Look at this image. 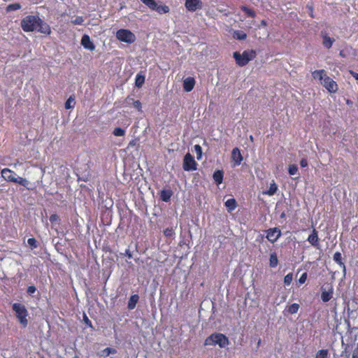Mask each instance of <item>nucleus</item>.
<instances>
[{"label": "nucleus", "mask_w": 358, "mask_h": 358, "mask_svg": "<svg viewBox=\"0 0 358 358\" xmlns=\"http://www.w3.org/2000/svg\"><path fill=\"white\" fill-rule=\"evenodd\" d=\"M350 74L356 80H358V73L350 71Z\"/></svg>", "instance_id": "obj_51"}, {"label": "nucleus", "mask_w": 358, "mask_h": 358, "mask_svg": "<svg viewBox=\"0 0 358 358\" xmlns=\"http://www.w3.org/2000/svg\"><path fill=\"white\" fill-rule=\"evenodd\" d=\"M350 74L356 80H358V73L350 71Z\"/></svg>", "instance_id": "obj_50"}, {"label": "nucleus", "mask_w": 358, "mask_h": 358, "mask_svg": "<svg viewBox=\"0 0 358 358\" xmlns=\"http://www.w3.org/2000/svg\"><path fill=\"white\" fill-rule=\"evenodd\" d=\"M320 37L322 38V44L326 49H330L336 41L334 37H331L329 33L323 29L320 31Z\"/></svg>", "instance_id": "obj_7"}, {"label": "nucleus", "mask_w": 358, "mask_h": 358, "mask_svg": "<svg viewBox=\"0 0 358 358\" xmlns=\"http://www.w3.org/2000/svg\"><path fill=\"white\" fill-rule=\"evenodd\" d=\"M117 38L128 44L134 43L136 40V37L134 33L130 30L126 29H120L116 32Z\"/></svg>", "instance_id": "obj_6"}, {"label": "nucleus", "mask_w": 358, "mask_h": 358, "mask_svg": "<svg viewBox=\"0 0 358 358\" xmlns=\"http://www.w3.org/2000/svg\"><path fill=\"white\" fill-rule=\"evenodd\" d=\"M84 321L87 325L92 327V323L86 315H84Z\"/></svg>", "instance_id": "obj_47"}, {"label": "nucleus", "mask_w": 358, "mask_h": 358, "mask_svg": "<svg viewBox=\"0 0 358 358\" xmlns=\"http://www.w3.org/2000/svg\"><path fill=\"white\" fill-rule=\"evenodd\" d=\"M277 190H278V185L273 180L272 182L270 184V187H269L268 189L262 192V194H265V195H268V196H273L276 193Z\"/></svg>", "instance_id": "obj_19"}, {"label": "nucleus", "mask_w": 358, "mask_h": 358, "mask_svg": "<svg viewBox=\"0 0 358 358\" xmlns=\"http://www.w3.org/2000/svg\"><path fill=\"white\" fill-rule=\"evenodd\" d=\"M172 194L173 193L171 190L163 189L160 192V199L164 202H168L170 201Z\"/></svg>", "instance_id": "obj_20"}, {"label": "nucleus", "mask_w": 358, "mask_h": 358, "mask_svg": "<svg viewBox=\"0 0 358 358\" xmlns=\"http://www.w3.org/2000/svg\"><path fill=\"white\" fill-rule=\"evenodd\" d=\"M234 37L238 40H245L247 38V34L242 31H235Z\"/></svg>", "instance_id": "obj_29"}, {"label": "nucleus", "mask_w": 358, "mask_h": 358, "mask_svg": "<svg viewBox=\"0 0 358 358\" xmlns=\"http://www.w3.org/2000/svg\"><path fill=\"white\" fill-rule=\"evenodd\" d=\"M145 5H146L149 8L154 6L155 0H141Z\"/></svg>", "instance_id": "obj_44"}, {"label": "nucleus", "mask_w": 358, "mask_h": 358, "mask_svg": "<svg viewBox=\"0 0 358 358\" xmlns=\"http://www.w3.org/2000/svg\"><path fill=\"white\" fill-rule=\"evenodd\" d=\"M299 309V305L298 303H292L287 308V311L290 314H295L298 312Z\"/></svg>", "instance_id": "obj_30"}, {"label": "nucleus", "mask_w": 358, "mask_h": 358, "mask_svg": "<svg viewBox=\"0 0 358 358\" xmlns=\"http://www.w3.org/2000/svg\"><path fill=\"white\" fill-rule=\"evenodd\" d=\"M224 177V173L222 171L218 170L214 172L213 178L217 185H220L222 182Z\"/></svg>", "instance_id": "obj_23"}, {"label": "nucleus", "mask_w": 358, "mask_h": 358, "mask_svg": "<svg viewBox=\"0 0 358 358\" xmlns=\"http://www.w3.org/2000/svg\"><path fill=\"white\" fill-rule=\"evenodd\" d=\"M321 84L330 93H335L338 90V85L336 83L327 76H324V78L321 82Z\"/></svg>", "instance_id": "obj_9"}, {"label": "nucleus", "mask_w": 358, "mask_h": 358, "mask_svg": "<svg viewBox=\"0 0 358 358\" xmlns=\"http://www.w3.org/2000/svg\"><path fill=\"white\" fill-rule=\"evenodd\" d=\"M74 102V99L72 96H70L67 101L65 103V108L66 109H70L73 108V105H72V103Z\"/></svg>", "instance_id": "obj_39"}, {"label": "nucleus", "mask_w": 358, "mask_h": 358, "mask_svg": "<svg viewBox=\"0 0 358 358\" xmlns=\"http://www.w3.org/2000/svg\"><path fill=\"white\" fill-rule=\"evenodd\" d=\"M278 264V259L275 252L270 255L269 265L271 268H275Z\"/></svg>", "instance_id": "obj_24"}, {"label": "nucleus", "mask_w": 358, "mask_h": 358, "mask_svg": "<svg viewBox=\"0 0 358 358\" xmlns=\"http://www.w3.org/2000/svg\"><path fill=\"white\" fill-rule=\"evenodd\" d=\"M340 56L344 57H345V55L343 54V51H341L340 53H339Z\"/></svg>", "instance_id": "obj_52"}, {"label": "nucleus", "mask_w": 358, "mask_h": 358, "mask_svg": "<svg viewBox=\"0 0 358 358\" xmlns=\"http://www.w3.org/2000/svg\"><path fill=\"white\" fill-rule=\"evenodd\" d=\"M113 134L115 136H124L125 135V130L121 127H116L113 130Z\"/></svg>", "instance_id": "obj_32"}, {"label": "nucleus", "mask_w": 358, "mask_h": 358, "mask_svg": "<svg viewBox=\"0 0 358 358\" xmlns=\"http://www.w3.org/2000/svg\"><path fill=\"white\" fill-rule=\"evenodd\" d=\"M293 280V273H289L284 278V284L285 286H289L292 283Z\"/></svg>", "instance_id": "obj_33"}, {"label": "nucleus", "mask_w": 358, "mask_h": 358, "mask_svg": "<svg viewBox=\"0 0 358 358\" xmlns=\"http://www.w3.org/2000/svg\"><path fill=\"white\" fill-rule=\"evenodd\" d=\"M196 162H195L194 157L189 154L187 153L184 157L183 160V169L186 171H191L196 170Z\"/></svg>", "instance_id": "obj_8"}, {"label": "nucleus", "mask_w": 358, "mask_h": 358, "mask_svg": "<svg viewBox=\"0 0 358 358\" xmlns=\"http://www.w3.org/2000/svg\"><path fill=\"white\" fill-rule=\"evenodd\" d=\"M36 291V288L34 285L29 286L27 289V292L28 294L31 295L35 293Z\"/></svg>", "instance_id": "obj_43"}, {"label": "nucleus", "mask_w": 358, "mask_h": 358, "mask_svg": "<svg viewBox=\"0 0 358 358\" xmlns=\"http://www.w3.org/2000/svg\"><path fill=\"white\" fill-rule=\"evenodd\" d=\"M306 280H307V273H303V274H301V275L300 276V278L299 279V283L300 285H302L306 281Z\"/></svg>", "instance_id": "obj_42"}, {"label": "nucleus", "mask_w": 358, "mask_h": 358, "mask_svg": "<svg viewBox=\"0 0 358 358\" xmlns=\"http://www.w3.org/2000/svg\"><path fill=\"white\" fill-rule=\"evenodd\" d=\"M307 241L314 247L319 245L318 234L316 229H314L313 230L312 233L308 236Z\"/></svg>", "instance_id": "obj_15"}, {"label": "nucleus", "mask_w": 358, "mask_h": 358, "mask_svg": "<svg viewBox=\"0 0 358 358\" xmlns=\"http://www.w3.org/2000/svg\"><path fill=\"white\" fill-rule=\"evenodd\" d=\"M194 152L196 155V159L198 160H200L202 157V148L199 145H195L194 146Z\"/></svg>", "instance_id": "obj_34"}, {"label": "nucleus", "mask_w": 358, "mask_h": 358, "mask_svg": "<svg viewBox=\"0 0 358 358\" xmlns=\"http://www.w3.org/2000/svg\"><path fill=\"white\" fill-rule=\"evenodd\" d=\"M84 22V19L81 16L76 17L74 20L71 21L73 24H82Z\"/></svg>", "instance_id": "obj_40"}, {"label": "nucleus", "mask_w": 358, "mask_h": 358, "mask_svg": "<svg viewBox=\"0 0 358 358\" xmlns=\"http://www.w3.org/2000/svg\"><path fill=\"white\" fill-rule=\"evenodd\" d=\"M225 206L229 212H231L236 208L237 203L234 199H229L225 201Z\"/></svg>", "instance_id": "obj_22"}, {"label": "nucleus", "mask_w": 358, "mask_h": 358, "mask_svg": "<svg viewBox=\"0 0 358 358\" xmlns=\"http://www.w3.org/2000/svg\"><path fill=\"white\" fill-rule=\"evenodd\" d=\"M117 352V350L115 348H106L103 350V353L104 356L107 357L110 354H115Z\"/></svg>", "instance_id": "obj_38"}, {"label": "nucleus", "mask_w": 358, "mask_h": 358, "mask_svg": "<svg viewBox=\"0 0 358 358\" xmlns=\"http://www.w3.org/2000/svg\"><path fill=\"white\" fill-rule=\"evenodd\" d=\"M150 9L152 10H156L159 14H164L169 12V8L167 6H158L156 1L154 2V6L152 7H150Z\"/></svg>", "instance_id": "obj_16"}, {"label": "nucleus", "mask_w": 358, "mask_h": 358, "mask_svg": "<svg viewBox=\"0 0 358 358\" xmlns=\"http://www.w3.org/2000/svg\"><path fill=\"white\" fill-rule=\"evenodd\" d=\"M59 220V217L56 214H52L50 217V221L51 223H55Z\"/></svg>", "instance_id": "obj_45"}, {"label": "nucleus", "mask_w": 358, "mask_h": 358, "mask_svg": "<svg viewBox=\"0 0 358 358\" xmlns=\"http://www.w3.org/2000/svg\"><path fill=\"white\" fill-rule=\"evenodd\" d=\"M261 23H262V25H266V22L265 20H262L261 22Z\"/></svg>", "instance_id": "obj_53"}, {"label": "nucleus", "mask_w": 358, "mask_h": 358, "mask_svg": "<svg viewBox=\"0 0 358 358\" xmlns=\"http://www.w3.org/2000/svg\"><path fill=\"white\" fill-rule=\"evenodd\" d=\"M250 140H251L252 141H253V137H252V136H250Z\"/></svg>", "instance_id": "obj_55"}, {"label": "nucleus", "mask_w": 358, "mask_h": 358, "mask_svg": "<svg viewBox=\"0 0 358 358\" xmlns=\"http://www.w3.org/2000/svg\"><path fill=\"white\" fill-rule=\"evenodd\" d=\"M164 234L166 237H171L174 234V231L172 228H167L164 231Z\"/></svg>", "instance_id": "obj_41"}, {"label": "nucleus", "mask_w": 358, "mask_h": 358, "mask_svg": "<svg viewBox=\"0 0 358 358\" xmlns=\"http://www.w3.org/2000/svg\"><path fill=\"white\" fill-rule=\"evenodd\" d=\"M228 338L220 333L213 334L208 336L204 342L205 345H218L220 348H225L229 345Z\"/></svg>", "instance_id": "obj_3"}, {"label": "nucleus", "mask_w": 358, "mask_h": 358, "mask_svg": "<svg viewBox=\"0 0 358 358\" xmlns=\"http://www.w3.org/2000/svg\"><path fill=\"white\" fill-rule=\"evenodd\" d=\"M195 85V80L192 77L186 78L183 80V89L186 92H191Z\"/></svg>", "instance_id": "obj_14"}, {"label": "nucleus", "mask_w": 358, "mask_h": 358, "mask_svg": "<svg viewBox=\"0 0 358 358\" xmlns=\"http://www.w3.org/2000/svg\"><path fill=\"white\" fill-rule=\"evenodd\" d=\"M256 57V52L253 50H248L240 54L238 52H234V58L236 64L240 66H244L248 64L250 61Z\"/></svg>", "instance_id": "obj_4"}, {"label": "nucleus", "mask_w": 358, "mask_h": 358, "mask_svg": "<svg viewBox=\"0 0 358 358\" xmlns=\"http://www.w3.org/2000/svg\"><path fill=\"white\" fill-rule=\"evenodd\" d=\"M124 255H126L129 259H131L132 258V255H131L129 249H127L125 250Z\"/></svg>", "instance_id": "obj_48"}, {"label": "nucleus", "mask_w": 358, "mask_h": 358, "mask_svg": "<svg viewBox=\"0 0 358 358\" xmlns=\"http://www.w3.org/2000/svg\"><path fill=\"white\" fill-rule=\"evenodd\" d=\"M241 9L245 12V13L248 16V17H256V13L254 10H252V9L249 8L248 6H242L241 7Z\"/></svg>", "instance_id": "obj_27"}, {"label": "nucleus", "mask_w": 358, "mask_h": 358, "mask_svg": "<svg viewBox=\"0 0 358 358\" xmlns=\"http://www.w3.org/2000/svg\"><path fill=\"white\" fill-rule=\"evenodd\" d=\"M27 243L32 249L36 248L38 247L37 241L34 238H28Z\"/></svg>", "instance_id": "obj_37"}, {"label": "nucleus", "mask_w": 358, "mask_h": 358, "mask_svg": "<svg viewBox=\"0 0 358 358\" xmlns=\"http://www.w3.org/2000/svg\"><path fill=\"white\" fill-rule=\"evenodd\" d=\"M1 177L7 182L17 183L27 187L29 182L26 179L18 176L13 171L5 168L1 171Z\"/></svg>", "instance_id": "obj_2"}, {"label": "nucleus", "mask_w": 358, "mask_h": 358, "mask_svg": "<svg viewBox=\"0 0 358 358\" xmlns=\"http://www.w3.org/2000/svg\"><path fill=\"white\" fill-rule=\"evenodd\" d=\"M312 76L314 79H318L320 80V83L323 80L324 78V76H327L326 72L324 70H315L312 73Z\"/></svg>", "instance_id": "obj_21"}, {"label": "nucleus", "mask_w": 358, "mask_h": 358, "mask_svg": "<svg viewBox=\"0 0 358 358\" xmlns=\"http://www.w3.org/2000/svg\"><path fill=\"white\" fill-rule=\"evenodd\" d=\"M81 45L86 50L92 51L95 49V45L91 41L90 37L87 34H84L83 36L81 39Z\"/></svg>", "instance_id": "obj_13"}, {"label": "nucleus", "mask_w": 358, "mask_h": 358, "mask_svg": "<svg viewBox=\"0 0 358 358\" xmlns=\"http://www.w3.org/2000/svg\"><path fill=\"white\" fill-rule=\"evenodd\" d=\"M332 291L324 290L321 294V299L324 302H328L332 297Z\"/></svg>", "instance_id": "obj_26"}, {"label": "nucleus", "mask_w": 358, "mask_h": 358, "mask_svg": "<svg viewBox=\"0 0 358 358\" xmlns=\"http://www.w3.org/2000/svg\"><path fill=\"white\" fill-rule=\"evenodd\" d=\"M41 358H44V357H41Z\"/></svg>", "instance_id": "obj_56"}, {"label": "nucleus", "mask_w": 358, "mask_h": 358, "mask_svg": "<svg viewBox=\"0 0 358 358\" xmlns=\"http://www.w3.org/2000/svg\"><path fill=\"white\" fill-rule=\"evenodd\" d=\"M300 165L301 167H306L308 166V161L303 158L301 161H300Z\"/></svg>", "instance_id": "obj_46"}, {"label": "nucleus", "mask_w": 358, "mask_h": 358, "mask_svg": "<svg viewBox=\"0 0 358 358\" xmlns=\"http://www.w3.org/2000/svg\"><path fill=\"white\" fill-rule=\"evenodd\" d=\"M20 8H21L20 3H14L8 5L6 10L7 12H10V11L19 10Z\"/></svg>", "instance_id": "obj_31"}, {"label": "nucleus", "mask_w": 358, "mask_h": 358, "mask_svg": "<svg viewBox=\"0 0 358 358\" xmlns=\"http://www.w3.org/2000/svg\"><path fill=\"white\" fill-rule=\"evenodd\" d=\"M285 216V213H282L281 214V215H280V217H284Z\"/></svg>", "instance_id": "obj_54"}, {"label": "nucleus", "mask_w": 358, "mask_h": 358, "mask_svg": "<svg viewBox=\"0 0 358 358\" xmlns=\"http://www.w3.org/2000/svg\"><path fill=\"white\" fill-rule=\"evenodd\" d=\"M12 308L19 322L22 325V327H27L28 324V320L27 319L28 316V311L26 307L20 303H14Z\"/></svg>", "instance_id": "obj_5"}, {"label": "nucleus", "mask_w": 358, "mask_h": 358, "mask_svg": "<svg viewBox=\"0 0 358 358\" xmlns=\"http://www.w3.org/2000/svg\"><path fill=\"white\" fill-rule=\"evenodd\" d=\"M333 259L343 268V273H344V275H345L346 267H345V264L342 262L341 253L340 252H335L334 255Z\"/></svg>", "instance_id": "obj_17"}, {"label": "nucleus", "mask_w": 358, "mask_h": 358, "mask_svg": "<svg viewBox=\"0 0 358 358\" xmlns=\"http://www.w3.org/2000/svg\"><path fill=\"white\" fill-rule=\"evenodd\" d=\"M352 356H354V357L358 358V344L357 347L352 352Z\"/></svg>", "instance_id": "obj_49"}, {"label": "nucleus", "mask_w": 358, "mask_h": 358, "mask_svg": "<svg viewBox=\"0 0 358 358\" xmlns=\"http://www.w3.org/2000/svg\"><path fill=\"white\" fill-rule=\"evenodd\" d=\"M126 101L128 104L132 103L135 108H136L138 111H141L142 106L140 101H134L133 99L127 97Z\"/></svg>", "instance_id": "obj_25"}, {"label": "nucleus", "mask_w": 358, "mask_h": 358, "mask_svg": "<svg viewBox=\"0 0 358 358\" xmlns=\"http://www.w3.org/2000/svg\"><path fill=\"white\" fill-rule=\"evenodd\" d=\"M145 82V76L141 74H137L135 79V85L137 87H142Z\"/></svg>", "instance_id": "obj_28"}, {"label": "nucleus", "mask_w": 358, "mask_h": 358, "mask_svg": "<svg viewBox=\"0 0 358 358\" xmlns=\"http://www.w3.org/2000/svg\"><path fill=\"white\" fill-rule=\"evenodd\" d=\"M328 355L327 350H320L315 355V358H327Z\"/></svg>", "instance_id": "obj_35"}, {"label": "nucleus", "mask_w": 358, "mask_h": 358, "mask_svg": "<svg viewBox=\"0 0 358 358\" xmlns=\"http://www.w3.org/2000/svg\"><path fill=\"white\" fill-rule=\"evenodd\" d=\"M185 6L188 11L194 12L202 8L203 3L201 0H185Z\"/></svg>", "instance_id": "obj_10"}, {"label": "nucleus", "mask_w": 358, "mask_h": 358, "mask_svg": "<svg viewBox=\"0 0 358 358\" xmlns=\"http://www.w3.org/2000/svg\"><path fill=\"white\" fill-rule=\"evenodd\" d=\"M281 236V231L279 229L275 227L266 231V238L272 243H275Z\"/></svg>", "instance_id": "obj_11"}, {"label": "nucleus", "mask_w": 358, "mask_h": 358, "mask_svg": "<svg viewBox=\"0 0 358 358\" xmlns=\"http://www.w3.org/2000/svg\"><path fill=\"white\" fill-rule=\"evenodd\" d=\"M297 171H298V167L296 164H291L289 166L288 172H289V175L294 176V175L296 174Z\"/></svg>", "instance_id": "obj_36"}, {"label": "nucleus", "mask_w": 358, "mask_h": 358, "mask_svg": "<svg viewBox=\"0 0 358 358\" xmlns=\"http://www.w3.org/2000/svg\"><path fill=\"white\" fill-rule=\"evenodd\" d=\"M231 159L234 162V166H238L243 161V156L241 150L238 148H235L231 151Z\"/></svg>", "instance_id": "obj_12"}, {"label": "nucleus", "mask_w": 358, "mask_h": 358, "mask_svg": "<svg viewBox=\"0 0 358 358\" xmlns=\"http://www.w3.org/2000/svg\"><path fill=\"white\" fill-rule=\"evenodd\" d=\"M21 27L26 32L37 31L45 34H50V26L37 15H28L21 21Z\"/></svg>", "instance_id": "obj_1"}, {"label": "nucleus", "mask_w": 358, "mask_h": 358, "mask_svg": "<svg viewBox=\"0 0 358 358\" xmlns=\"http://www.w3.org/2000/svg\"><path fill=\"white\" fill-rule=\"evenodd\" d=\"M139 299L138 294H133L129 299L127 308L129 310H133L136 308V303Z\"/></svg>", "instance_id": "obj_18"}]
</instances>
